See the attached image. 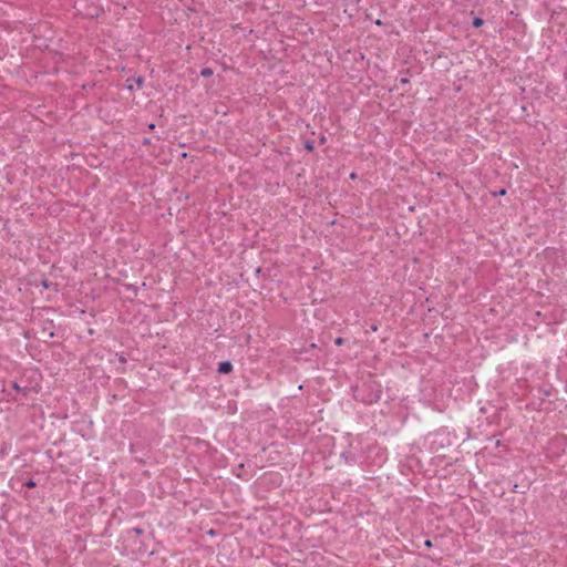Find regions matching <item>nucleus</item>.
Listing matches in <instances>:
<instances>
[{
    "instance_id": "1",
    "label": "nucleus",
    "mask_w": 567,
    "mask_h": 567,
    "mask_svg": "<svg viewBox=\"0 0 567 567\" xmlns=\"http://www.w3.org/2000/svg\"><path fill=\"white\" fill-rule=\"evenodd\" d=\"M432 437H433V440L431 441L432 449H440V447H444L445 445L451 444L450 436L444 431L435 432Z\"/></svg>"
},
{
    "instance_id": "2",
    "label": "nucleus",
    "mask_w": 567,
    "mask_h": 567,
    "mask_svg": "<svg viewBox=\"0 0 567 567\" xmlns=\"http://www.w3.org/2000/svg\"><path fill=\"white\" fill-rule=\"evenodd\" d=\"M233 370V364L229 361H223L218 364L217 371L219 373H229Z\"/></svg>"
},
{
    "instance_id": "3",
    "label": "nucleus",
    "mask_w": 567,
    "mask_h": 567,
    "mask_svg": "<svg viewBox=\"0 0 567 567\" xmlns=\"http://www.w3.org/2000/svg\"><path fill=\"white\" fill-rule=\"evenodd\" d=\"M212 74H213V71H212V69H209V68H204V69H202V71H200V75H202V76H204V78H208V76H210Z\"/></svg>"
},
{
    "instance_id": "4",
    "label": "nucleus",
    "mask_w": 567,
    "mask_h": 567,
    "mask_svg": "<svg viewBox=\"0 0 567 567\" xmlns=\"http://www.w3.org/2000/svg\"><path fill=\"white\" fill-rule=\"evenodd\" d=\"M482 24H483V19H481V18H474V20H473V25H474L475 28H480Z\"/></svg>"
},
{
    "instance_id": "5",
    "label": "nucleus",
    "mask_w": 567,
    "mask_h": 567,
    "mask_svg": "<svg viewBox=\"0 0 567 567\" xmlns=\"http://www.w3.org/2000/svg\"><path fill=\"white\" fill-rule=\"evenodd\" d=\"M37 483L33 480H29L25 482V486L29 488L35 487Z\"/></svg>"
},
{
    "instance_id": "6",
    "label": "nucleus",
    "mask_w": 567,
    "mask_h": 567,
    "mask_svg": "<svg viewBox=\"0 0 567 567\" xmlns=\"http://www.w3.org/2000/svg\"><path fill=\"white\" fill-rule=\"evenodd\" d=\"M305 147L308 150V151H312L313 150V143L310 142V141H307L306 144H305Z\"/></svg>"
},
{
    "instance_id": "7",
    "label": "nucleus",
    "mask_w": 567,
    "mask_h": 567,
    "mask_svg": "<svg viewBox=\"0 0 567 567\" xmlns=\"http://www.w3.org/2000/svg\"><path fill=\"white\" fill-rule=\"evenodd\" d=\"M334 343H336L337 346H342V344L344 343V340H343V338L338 337V338L334 340Z\"/></svg>"
},
{
    "instance_id": "8",
    "label": "nucleus",
    "mask_w": 567,
    "mask_h": 567,
    "mask_svg": "<svg viewBox=\"0 0 567 567\" xmlns=\"http://www.w3.org/2000/svg\"><path fill=\"white\" fill-rule=\"evenodd\" d=\"M424 544H425L426 547H431L432 546V542L431 540H425Z\"/></svg>"
},
{
    "instance_id": "9",
    "label": "nucleus",
    "mask_w": 567,
    "mask_h": 567,
    "mask_svg": "<svg viewBox=\"0 0 567 567\" xmlns=\"http://www.w3.org/2000/svg\"><path fill=\"white\" fill-rule=\"evenodd\" d=\"M13 388L17 390V391H20V386L17 384V383H13Z\"/></svg>"
},
{
    "instance_id": "10",
    "label": "nucleus",
    "mask_w": 567,
    "mask_h": 567,
    "mask_svg": "<svg viewBox=\"0 0 567 567\" xmlns=\"http://www.w3.org/2000/svg\"><path fill=\"white\" fill-rule=\"evenodd\" d=\"M133 530H134L136 534H141V533H142V529H140V528H134Z\"/></svg>"
},
{
    "instance_id": "11",
    "label": "nucleus",
    "mask_w": 567,
    "mask_h": 567,
    "mask_svg": "<svg viewBox=\"0 0 567 567\" xmlns=\"http://www.w3.org/2000/svg\"><path fill=\"white\" fill-rule=\"evenodd\" d=\"M357 177L355 173L350 174V178L354 179Z\"/></svg>"
},
{
    "instance_id": "12",
    "label": "nucleus",
    "mask_w": 567,
    "mask_h": 567,
    "mask_svg": "<svg viewBox=\"0 0 567 567\" xmlns=\"http://www.w3.org/2000/svg\"><path fill=\"white\" fill-rule=\"evenodd\" d=\"M505 193H506L505 189H502L498 192L499 195H505Z\"/></svg>"
}]
</instances>
